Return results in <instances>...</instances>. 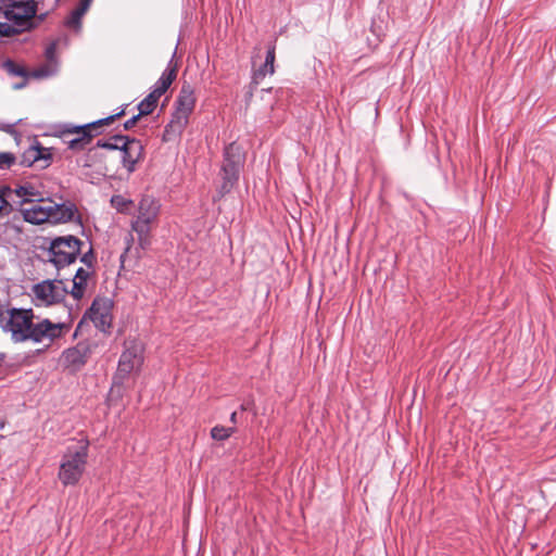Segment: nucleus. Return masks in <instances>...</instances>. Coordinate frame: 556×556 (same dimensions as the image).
I'll return each mask as SVG.
<instances>
[{"mask_svg":"<svg viewBox=\"0 0 556 556\" xmlns=\"http://www.w3.org/2000/svg\"><path fill=\"white\" fill-rule=\"evenodd\" d=\"M33 309L10 308L9 316L1 329L11 334L15 343L33 341L35 343L53 342L63 336L66 325L63 323H52L45 318L37 323L34 321Z\"/></svg>","mask_w":556,"mask_h":556,"instance_id":"f257e3e1","label":"nucleus"},{"mask_svg":"<svg viewBox=\"0 0 556 556\" xmlns=\"http://www.w3.org/2000/svg\"><path fill=\"white\" fill-rule=\"evenodd\" d=\"M28 205L20 207L23 219L33 225L43 223H67L75 215V206L71 203H54L50 200L27 198Z\"/></svg>","mask_w":556,"mask_h":556,"instance_id":"f03ea898","label":"nucleus"},{"mask_svg":"<svg viewBox=\"0 0 556 556\" xmlns=\"http://www.w3.org/2000/svg\"><path fill=\"white\" fill-rule=\"evenodd\" d=\"M36 9L34 0H4L0 12L3 13L7 22H0V34L12 36L28 29Z\"/></svg>","mask_w":556,"mask_h":556,"instance_id":"7ed1b4c3","label":"nucleus"},{"mask_svg":"<svg viewBox=\"0 0 556 556\" xmlns=\"http://www.w3.org/2000/svg\"><path fill=\"white\" fill-rule=\"evenodd\" d=\"M89 441L79 439L66 447L59 470V479L64 485L76 484L81 478L88 457Z\"/></svg>","mask_w":556,"mask_h":556,"instance_id":"20e7f679","label":"nucleus"},{"mask_svg":"<svg viewBox=\"0 0 556 556\" xmlns=\"http://www.w3.org/2000/svg\"><path fill=\"white\" fill-rule=\"evenodd\" d=\"M194 89L189 84H184L175 102V111L172 119L165 126L163 140L172 141L180 137L189 123V117L195 106Z\"/></svg>","mask_w":556,"mask_h":556,"instance_id":"39448f33","label":"nucleus"},{"mask_svg":"<svg viewBox=\"0 0 556 556\" xmlns=\"http://www.w3.org/2000/svg\"><path fill=\"white\" fill-rule=\"evenodd\" d=\"M244 162V152L239 144L231 142L225 147L218 174L220 182L217 187V194L219 198L229 193L238 184Z\"/></svg>","mask_w":556,"mask_h":556,"instance_id":"423d86ee","label":"nucleus"},{"mask_svg":"<svg viewBox=\"0 0 556 556\" xmlns=\"http://www.w3.org/2000/svg\"><path fill=\"white\" fill-rule=\"evenodd\" d=\"M161 205L153 197L144 195L138 205V214L131 222V229L137 233L138 243L146 250L151 244V230L156 223Z\"/></svg>","mask_w":556,"mask_h":556,"instance_id":"0eeeda50","label":"nucleus"},{"mask_svg":"<svg viewBox=\"0 0 556 556\" xmlns=\"http://www.w3.org/2000/svg\"><path fill=\"white\" fill-rule=\"evenodd\" d=\"M84 242L75 236L56 237L50 241L47 250V261L55 268L68 266L74 263L81 252Z\"/></svg>","mask_w":556,"mask_h":556,"instance_id":"6e6552de","label":"nucleus"},{"mask_svg":"<svg viewBox=\"0 0 556 556\" xmlns=\"http://www.w3.org/2000/svg\"><path fill=\"white\" fill-rule=\"evenodd\" d=\"M142 352V345L137 340L125 341V350L119 357L116 378L124 380L130 372L139 369L143 363Z\"/></svg>","mask_w":556,"mask_h":556,"instance_id":"1a4fd4ad","label":"nucleus"},{"mask_svg":"<svg viewBox=\"0 0 556 556\" xmlns=\"http://www.w3.org/2000/svg\"><path fill=\"white\" fill-rule=\"evenodd\" d=\"M31 291L37 304L46 306L61 302L67 293L63 280L59 279H48L36 283Z\"/></svg>","mask_w":556,"mask_h":556,"instance_id":"9d476101","label":"nucleus"},{"mask_svg":"<svg viewBox=\"0 0 556 556\" xmlns=\"http://www.w3.org/2000/svg\"><path fill=\"white\" fill-rule=\"evenodd\" d=\"M112 308L113 302L110 299L97 298L86 312L84 318H89L100 331L108 332L112 327Z\"/></svg>","mask_w":556,"mask_h":556,"instance_id":"9b49d317","label":"nucleus"},{"mask_svg":"<svg viewBox=\"0 0 556 556\" xmlns=\"http://www.w3.org/2000/svg\"><path fill=\"white\" fill-rule=\"evenodd\" d=\"M122 115H124V111H121L114 115L98 119L96 122H91V123H88L83 126H75V127L68 129L67 131L70 134L77 135V137L68 140V142H67L68 148L72 150H77V151L84 150L85 147L91 141V138H92L91 129H97L100 126L109 125L115 118H117Z\"/></svg>","mask_w":556,"mask_h":556,"instance_id":"f8f14e48","label":"nucleus"},{"mask_svg":"<svg viewBox=\"0 0 556 556\" xmlns=\"http://www.w3.org/2000/svg\"><path fill=\"white\" fill-rule=\"evenodd\" d=\"M90 354V344L87 342H79L75 346L63 351L60 361L65 369L76 372L86 365Z\"/></svg>","mask_w":556,"mask_h":556,"instance_id":"ddd939ff","label":"nucleus"},{"mask_svg":"<svg viewBox=\"0 0 556 556\" xmlns=\"http://www.w3.org/2000/svg\"><path fill=\"white\" fill-rule=\"evenodd\" d=\"M122 163L129 174L136 170L137 164L142 161L144 149L140 140L127 136L121 146Z\"/></svg>","mask_w":556,"mask_h":556,"instance_id":"4468645a","label":"nucleus"},{"mask_svg":"<svg viewBox=\"0 0 556 556\" xmlns=\"http://www.w3.org/2000/svg\"><path fill=\"white\" fill-rule=\"evenodd\" d=\"M52 153L50 149L36 143L23 152L20 164L23 166H31L35 163H40V167L46 168L50 165Z\"/></svg>","mask_w":556,"mask_h":556,"instance_id":"2eb2a0df","label":"nucleus"},{"mask_svg":"<svg viewBox=\"0 0 556 556\" xmlns=\"http://www.w3.org/2000/svg\"><path fill=\"white\" fill-rule=\"evenodd\" d=\"M177 76V65L173 63V59L169 61L166 70L162 73L161 77L155 83L152 91L160 98L167 91L172 83Z\"/></svg>","mask_w":556,"mask_h":556,"instance_id":"dca6fc26","label":"nucleus"},{"mask_svg":"<svg viewBox=\"0 0 556 556\" xmlns=\"http://www.w3.org/2000/svg\"><path fill=\"white\" fill-rule=\"evenodd\" d=\"M91 271L83 267L76 270L71 290V294L75 300H80L85 295Z\"/></svg>","mask_w":556,"mask_h":556,"instance_id":"f3484780","label":"nucleus"},{"mask_svg":"<svg viewBox=\"0 0 556 556\" xmlns=\"http://www.w3.org/2000/svg\"><path fill=\"white\" fill-rule=\"evenodd\" d=\"M275 46H270L267 50L264 64L253 72L252 84L257 86L266 75H273L275 72Z\"/></svg>","mask_w":556,"mask_h":556,"instance_id":"a211bd4d","label":"nucleus"},{"mask_svg":"<svg viewBox=\"0 0 556 556\" xmlns=\"http://www.w3.org/2000/svg\"><path fill=\"white\" fill-rule=\"evenodd\" d=\"M92 0H80L77 8H75L70 16L66 18L65 24L67 27L73 29H79L81 25V18L90 8Z\"/></svg>","mask_w":556,"mask_h":556,"instance_id":"6ab92c4d","label":"nucleus"},{"mask_svg":"<svg viewBox=\"0 0 556 556\" xmlns=\"http://www.w3.org/2000/svg\"><path fill=\"white\" fill-rule=\"evenodd\" d=\"M38 192L31 185L20 186L16 189H12V202L14 201V197L21 198V201L18 202L21 207L28 205V202L26 201L27 198L38 199Z\"/></svg>","mask_w":556,"mask_h":556,"instance_id":"aec40b11","label":"nucleus"},{"mask_svg":"<svg viewBox=\"0 0 556 556\" xmlns=\"http://www.w3.org/2000/svg\"><path fill=\"white\" fill-rule=\"evenodd\" d=\"M13 212L12 189L10 187L0 188V217L10 215Z\"/></svg>","mask_w":556,"mask_h":556,"instance_id":"412c9836","label":"nucleus"},{"mask_svg":"<svg viewBox=\"0 0 556 556\" xmlns=\"http://www.w3.org/2000/svg\"><path fill=\"white\" fill-rule=\"evenodd\" d=\"M160 97L155 94L153 91H151L139 104V115H149L151 114L154 109L156 108V104L159 102Z\"/></svg>","mask_w":556,"mask_h":556,"instance_id":"4be33fe9","label":"nucleus"},{"mask_svg":"<svg viewBox=\"0 0 556 556\" xmlns=\"http://www.w3.org/2000/svg\"><path fill=\"white\" fill-rule=\"evenodd\" d=\"M126 138H127V136L115 135V136H112L108 140H98L97 147L102 148V149H108V150H119L121 151V146L124 143Z\"/></svg>","mask_w":556,"mask_h":556,"instance_id":"5701e85b","label":"nucleus"},{"mask_svg":"<svg viewBox=\"0 0 556 556\" xmlns=\"http://www.w3.org/2000/svg\"><path fill=\"white\" fill-rule=\"evenodd\" d=\"M235 431V428H227L224 426H215L211 430V435L214 440L224 441L228 439Z\"/></svg>","mask_w":556,"mask_h":556,"instance_id":"b1692460","label":"nucleus"},{"mask_svg":"<svg viewBox=\"0 0 556 556\" xmlns=\"http://www.w3.org/2000/svg\"><path fill=\"white\" fill-rule=\"evenodd\" d=\"M111 203L117 211L125 212L132 204V201L122 195H113Z\"/></svg>","mask_w":556,"mask_h":556,"instance_id":"393cba45","label":"nucleus"},{"mask_svg":"<svg viewBox=\"0 0 556 556\" xmlns=\"http://www.w3.org/2000/svg\"><path fill=\"white\" fill-rule=\"evenodd\" d=\"M16 163V156L11 152H0V169H8Z\"/></svg>","mask_w":556,"mask_h":556,"instance_id":"a878e982","label":"nucleus"},{"mask_svg":"<svg viewBox=\"0 0 556 556\" xmlns=\"http://www.w3.org/2000/svg\"><path fill=\"white\" fill-rule=\"evenodd\" d=\"M94 254L92 248H89V250L85 253H83L80 261L89 268L93 266L94 263Z\"/></svg>","mask_w":556,"mask_h":556,"instance_id":"bb28decb","label":"nucleus"},{"mask_svg":"<svg viewBox=\"0 0 556 556\" xmlns=\"http://www.w3.org/2000/svg\"><path fill=\"white\" fill-rule=\"evenodd\" d=\"M4 67L8 70V72H10L16 76L24 75V70L18 67L13 61H7L4 63Z\"/></svg>","mask_w":556,"mask_h":556,"instance_id":"cd10ccee","label":"nucleus"},{"mask_svg":"<svg viewBox=\"0 0 556 556\" xmlns=\"http://www.w3.org/2000/svg\"><path fill=\"white\" fill-rule=\"evenodd\" d=\"M141 116L142 115H139V113H138L137 115H135L131 118H129L128 121H126L124 123V129L128 130V129L132 128Z\"/></svg>","mask_w":556,"mask_h":556,"instance_id":"c85d7f7f","label":"nucleus"},{"mask_svg":"<svg viewBox=\"0 0 556 556\" xmlns=\"http://www.w3.org/2000/svg\"><path fill=\"white\" fill-rule=\"evenodd\" d=\"M51 74L48 67H41L34 72V76L37 78L47 77Z\"/></svg>","mask_w":556,"mask_h":556,"instance_id":"c756f323","label":"nucleus"},{"mask_svg":"<svg viewBox=\"0 0 556 556\" xmlns=\"http://www.w3.org/2000/svg\"><path fill=\"white\" fill-rule=\"evenodd\" d=\"M9 309L4 308L3 305L0 304V327L3 326L5 318L9 316Z\"/></svg>","mask_w":556,"mask_h":556,"instance_id":"7c9ffc66","label":"nucleus"},{"mask_svg":"<svg viewBox=\"0 0 556 556\" xmlns=\"http://www.w3.org/2000/svg\"><path fill=\"white\" fill-rule=\"evenodd\" d=\"M55 52V45L52 43L46 49V56L48 60H52Z\"/></svg>","mask_w":556,"mask_h":556,"instance_id":"2f4dec72","label":"nucleus"},{"mask_svg":"<svg viewBox=\"0 0 556 556\" xmlns=\"http://www.w3.org/2000/svg\"><path fill=\"white\" fill-rule=\"evenodd\" d=\"M230 421H231L232 424H236V422H237V413H236V412H233V413L230 415Z\"/></svg>","mask_w":556,"mask_h":556,"instance_id":"473e14b6","label":"nucleus"}]
</instances>
